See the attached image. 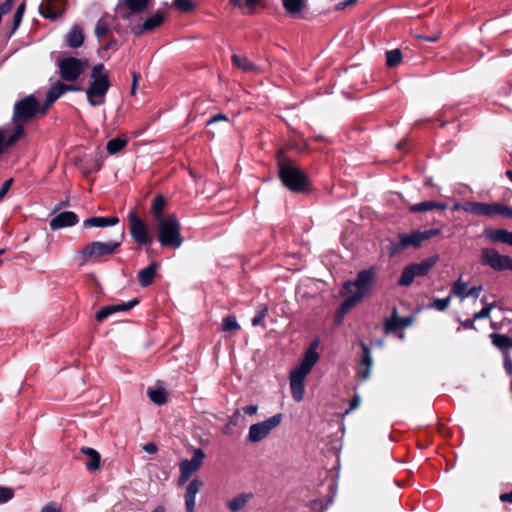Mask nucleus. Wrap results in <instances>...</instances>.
Masks as SVG:
<instances>
[{
    "mask_svg": "<svg viewBox=\"0 0 512 512\" xmlns=\"http://www.w3.org/2000/svg\"><path fill=\"white\" fill-rule=\"evenodd\" d=\"M375 283V269L370 267L358 272L353 281H346L342 287L341 294L345 300L339 307L341 315L347 313L357 303L368 295Z\"/></svg>",
    "mask_w": 512,
    "mask_h": 512,
    "instance_id": "f257e3e1",
    "label": "nucleus"
},
{
    "mask_svg": "<svg viewBox=\"0 0 512 512\" xmlns=\"http://www.w3.org/2000/svg\"><path fill=\"white\" fill-rule=\"evenodd\" d=\"M316 348L317 342L313 343L306 350L300 365L293 369L290 373L291 394L296 402H301L303 400L305 392V378L310 373L319 358Z\"/></svg>",
    "mask_w": 512,
    "mask_h": 512,
    "instance_id": "f03ea898",
    "label": "nucleus"
},
{
    "mask_svg": "<svg viewBox=\"0 0 512 512\" xmlns=\"http://www.w3.org/2000/svg\"><path fill=\"white\" fill-rule=\"evenodd\" d=\"M90 83L86 89L87 101L91 106L105 103L106 94L111 86L109 73L102 63L93 66Z\"/></svg>",
    "mask_w": 512,
    "mask_h": 512,
    "instance_id": "7ed1b4c3",
    "label": "nucleus"
},
{
    "mask_svg": "<svg viewBox=\"0 0 512 512\" xmlns=\"http://www.w3.org/2000/svg\"><path fill=\"white\" fill-rule=\"evenodd\" d=\"M123 238L124 233L122 232L119 240H110L107 242L92 241L77 251L74 255V259L82 266L89 262L96 261L99 257L111 255L121 245Z\"/></svg>",
    "mask_w": 512,
    "mask_h": 512,
    "instance_id": "20e7f679",
    "label": "nucleus"
},
{
    "mask_svg": "<svg viewBox=\"0 0 512 512\" xmlns=\"http://www.w3.org/2000/svg\"><path fill=\"white\" fill-rule=\"evenodd\" d=\"M157 236L163 247L176 249L182 245L181 225L175 214H169L158 221Z\"/></svg>",
    "mask_w": 512,
    "mask_h": 512,
    "instance_id": "39448f33",
    "label": "nucleus"
},
{
    "mask_svg": "<svg viewBox=\"0 0 512 512\" xmlns=\"http://www.w3.org/2000/svg\"><path fill=\"white\" fill-rule=\"evenodd\" d=\"M279 175L283 184L293 192H304L308 188L307 176L290 161L279 162Z\"/></svg>",
    "mask_w": 512,
    "mask_h": 512,
    "instance_id": "423d86ee",
    "label": "nucleus"
},
{
    "mask_svg": "<svg viewBox=\"0 0 512 512\" xmlns=\"http://www.w3.org/2000/svg\"><path fill=\"white\" fill-rule=\"evenodd\" d=\"M440 232L439 229H429L425 231H414L410 234H399V241L391 242L389 254L391 256L397 255L408 247L419 248L424 241L439 235Z\"/></svg>",
    "mask_w": 512,
    "mask_h": 512,
    "instance_id": "0eeeda50",
    "label": "nucleus"
},
{
    "mask_svg": "<svg viewBox=\"0 0 512 512\" xmlns=\"http://www.w3.org/2000/svg\"><path fill=\"white\" fill-rule=\"evenodd\" d=\"M282 421L283 415L278 413L263 421L252 424L246 436L247 441L250 443H259L265 440L273 430L280 426Z\"/></svg>",
    "mask_w": 512,
    "mask_h": 512,
    "instance_id": "6e6552de",
    "label": "nucleus"
},
{
    "mask_svg": "<svg viewBox=\"0 0 512 512\" xmlns=\"http://www.w3.org/2000/svg\"><path fill=\"white\" fill-rule=\"evenodd\" d=\"M438 256L434 255L422 260L419 263H412L406 266L398 280L400 286L409 287L416 277L426 276L432 267L437 263Z\"/></svg>",
    "mask_w": 512,
    "mask_h": 512,
    "instance_id": "1a4fd4ad",
    "label": "nucleus"
},
{
    "mask_svg": "<svg viewBox=\"0 0 512 512\" xmlns=\"http://www.w3.org/2000/svg\"><path fill=\"white\" fill-rule=\"evenodd\" d=\"M39 108V101L33 95H29L16 102L13 111L14 125H22V123L34 118L38 113Z\"/></svg>",
    "mask_w": 512,
    "mask_h": 512,
    "instance_id": "9d476101",
    "label": "nucleus"
},
{
    "mask_svg": "<svg viewBox=\"0 0 512 512\" xmlns=\"http://www.w3.org/2000/svg\"><path fill=\"white\" fill-rule=\"evenodd\" d=\"M480 262L483 266H488L495 271H512V257L501 255L493 248H483L481 250Z\"/></svg>",
    "mask_w": 512,
    "mask_h": 512,
    "instance_id": "9b49d317",
    "label": "nucleus"
},
{
    "mask_svg": "<svg viewBox=\"0 0 512 512\" xmlns=\"http://www.w3.org/2000/svg\"><path fill=\"white\" fill-rule=\"evenodd\" d=\"M129 230L131 237L138 245H148L153 241L152 235L149 233L147 225L138 217L135 211L128 214Z\"/></svg>",
    "mask_w": 512,
    "mask_h": 512,
    "instance_id": "f8f14e48",
    "label": "nucleus"
},
{
    "mask_svg": "<svg viewBox=\"0 0 512 512\" xmlns=\"http://www.w3.org/2000/svg\"><path fill=\"white\" fill-rule=\"evenodd\" d=\"M60 76L65 81H75L83 73L87 61L75 57H66L59 61Z\"/></svg>",
    "mask_w": 512,
    "mask_h": 512,
    "instance_id": "ddd939ff",
    "label": "nucleus"
},
{
    "mask_svg": "<svg viewBox=\"0 0 512 512\" xmlns=\"http://www.w3.org/2000/svg\"><path fill=\"white\" fill-rule=\"evenodd\" d=\"M39 11L43 17L56 20L64 13V0H43Z\"/></svg>",
    "mask_w": 512,
    "mask_h": 512,
    "instance_id": "4468645a",
    "label": "nucleus"
},
{
    "mask_svg": "<svg viewBox=\"0 0 512 512\" xmlns=\"http://www.w3.org/2000/svg\"><path fill=\"white\" fill-rule=\"evenodd\" d=\"M164 21V14L156 12L152 16L148 17L142 24L135 25L131 28V32L135 36H140L144 33L151 32L154 29L161 26Z\"/></svg>",
    "mask_w": 512,
    "mask_h": 512,
    "instance_id": "2eb2a0df",
    "label": "nucleus"
},
{
    "mask_svg": "<svg viewBox=\"0 0 512 512\" xmlns=\"http://www.w3.org/2000/svg\"><path fill=\"white\" fill-rule=\"evenodd\" d=\"M139 303L138 299H132L128 302H124L121 304H113L108 305L105 307H102L97 313H96V320L99 322H102L103 320L107 319L110 315L122 312V311H128L135 307Z\"/></svg>",
    "mask_w": 512,
    "mask_h": 512,
    "instance_id": "dca6fc26",
    "label": "nucleus"
},
{
    "mask_svg": "<svg viewBox=\"0 0 512 512\" xmlns=\"http://www.w3.org/2000/svg\"><path fill=\"white\" fill-rule=\"evenodd\" d=\"M78 216L72 211H64L50 220V228L58 230L66 227H72L78 223Z\"/></svg>",
    "mask_w": 512,
    "mask_h": 512,
    "instance_id": "f3484780",
    "label": "nucleus"
},
{
    "mask_svg": "<svg viewBox=\"0 0 512 512\" xmlns=\"http://www.w3.org/2000/svg\"><path fill=\"white\" fill-rule=\"evenodd\" d=\"M24 134L23 125H14L12 129H0V154L5 145L15 144Z\"/></svg>",
    "mask_w": 512,
    "mask_h": 512,
    "instance_id": "a211bd4d",
    "label": "nucleus"
},
{
    "mask_svg": "<svg viewBox=\"0 0 512 512\" xmlns=\"http://www.w3.org/2000/svg\"><path fill=\"white\" fill-rule=\"evenodd\" d=\"M205 453L202 449L197 448L194 451L193 457L190 460H183L180 462V472H185L192 476L193 473L198 471L203 464Z\"/></svg>",
    "mask_w": 512,
    "mask_h": 512,
    "instance_id": "6ab92c4d",
    "label": "nucleus"
},
{
    "mask_svg": "<svg viewBox=\"0 0 512 512\" xmlns=\"http://www.w3.org/2000/svg\"><path fill=\"white\" fill-rule=\"evenodd\" d=\"M411 324V317H399L396 309H394L392 316L385 321L384 331L385 333H395L397 330L408 327Z\"/></svg>",
    "mask_w": 512,
    "mask_h": 512,
    "instance_id": "aec40b11",
    "label": "nucleus"
},
{
    "mask_svg": "<svg viewBox=\"0 0 512 512\" xmlns=\"http://www.w3.org/2000/svg\"><path fill=\"white\" fill-rule=\"evenodd\" d=\"M203 486V482L199 479H193L187 486L185 493V506L187 512H194L196 505V495Z\"/></svg>",
    "mask_w": 512,
    "mask_h": 512,
    "instance_id": "412c9836",
    "label": "nucleus"
},
{
    "mask_svg": "<svg viewBox=\"0 0 512 512\" xmlns=\"http://www.w3.org/2000/svg\"><path fill=\"white\" fill-rule=\"evenodd\" d=\"M360 347L363 351V356L359 363L358 375L362 380H366L370 376L373 359L370 348L363 341L360 342Z\"/></svg>",
    "mask_w": 512,
    "mask_h": 512,
    "instance_id": "4be33fe9",
    "label": "nucleus"
},
{
    "mask_svg": "<svg viewBox=\"0 0 512 512\" xmlns=\"http://www.w3.org/2000/svg\"><path fill=\"white\" fill-rule=\"evenodd\" d=\"M78 88L57 82L51 86L46 95V105L49 106L67 91H76Z\"/></svg>",
    "mask_w": 512,
    "mask_h": 512,
    "instance_id": "5701e85b",
    "label": "nucleus"
},
{
    "mask_svg": "<svg viewBox=\"0 0 512 512\" xmlns=\"http://www.w3.org/2000/svg\"><path fill=\"white\" fill-rule=\"evenodd\" d=\"M485 235L492 242H500L512 246V232L505 229H486Z\"/></svg>",
    "mask_w": 512,
    "mask_h": 512,
    "instance_id": "b1692460",
    "label": "nucleus"
},
{
    "mask_svg": "<svg viewBox=\"0 0 512 512\" xmlns=\"http://www.w3.org/2000/svg\"><path fill=\"white\" fill-rule=\"evenodd\" d=\"M119 222L117 217H90L84 220L83 226L88 227H107L114 226Z\"/></svg>",
    "mask_w": 512,
    "mask_h": 512,
    "instance_id": "393cba45",
    "label": "nucleus"
},
{
    "mask_svg": "<svg viewBox=\"0 0 512 512\" xmlns=\"http://www.w3.org/2000/svg\"><path fill=\"white\" fill-rule=\"evenodd\" d=\"M157 268L158 265L153 262L138 272V281L142 287H148L153 282Z\"/></svg>",
    "mask_w": 512,
    "mask_h": 512,
    "instance_id": "a878e982",
    "label": "nucleus"
},
{
    "mask_svg": "<svg viewBox=\"0 0 512 512\" xmlns=\"http://www.w3.org/2000/svg\"><path fill=\"white\" fill-rule=\"evenodd\" d=\"M252 496L251 493H240L227 502V507L231 512H239L246 506Z\"/></svg>",
    "mask_w": 512,
    "mask_h": 512,
    "instance_id": "bb28decb",
    "label": "nucleus"
},
{
    "mask_svg": "<svg viewBox=\"0 0 512 512\" xmlns=\"http://www.w3.org/2000/svg\"><path fill=\"white\" fill-rule=\"evenodd\" d=\"M125 5L129 12L121 15L123 19H128L131 14L141 13L147 9L149 0H125Z\"/></svg>",
    "mask_w": 512,
    "mask_h": 512,
    "instance_id": "cd10ccee",
    "label": "nucleus"
},
{
    "mask_svg": "<svg viewBox=\"0 0 512 512\" xmlns=\"http://www.w3.org/2000/svg\"><path fill=\"white\" fill-rule=\"evenodd\" d=\"M82 452L88 457L86 468L90 471H96L100 466V454L93 448L84 447Z\"/></svg>",
    "mask_w": 512,
    "mask_h": 512,
    "instance_id": "c85d7f7f",
    "label": "nucleus"
},
{
    "mask_svg": "<svg viewBox=\"0 0 512 512\" xmlns=\"http://www.w3.org/2000/svg\"><path fill=\"white\" fill-rule=\"evenodd\" d=\"M66 41L69 47L77 48L83 44L84 35L80 27L75 26L66 36Z\"/></svg>",
    "mask_w": 512,
    "mask_h": 512,
    "instance_id": "c756f323",
    "label": "nucleus"
},
{
    "mask_svg": "<svg viewBox=\"0 0 512 512\" xmlns=\"http://www.w3.org/2000/svg\"><path fill=\"white\" fill-rule=\"evenodd\" d=\"M500 203H482L479 202L477 216L495 217L499 215Z\"/></svg>",
    "mask_w": 512,
    "mask_h": 512,
    "instance_id": "7c9ffc66",
    "label": "nucleus"
},
{
    "mask_svg": "<svg viewBox=\"0 0 512 512\" xmlns=\"http://www.w3.org/2000/svg\"><path fill=\"white\" fill-rule=\"evenodd\" d=\"M232 62L238 69L244 72H256L258 70L257 66L250 62L246 56L234 54Z\"/></svg>",
    "mask_w": 512,
    "mask_h": 512,
    "instance_id": "2f4dec72",
    "label": "nucleus"
},
{
    "mask_svg": "<svg viewBox=\"0 0 512 512\" xmlns=\"http://www.w3.org/2000/svg\"><path fill=\"white\" fill-rule=\"evenodd\" d=\"M492 343L495 347L506 353L507 349L512 348V339L504 334L492 333L490 335Z\"/></svg>",
    "mask_w": 512,
    "mask_h": 512,
    "instance_id": "473e14b6",
    "label": "nucleus"
},
{
    "mask_svg": "<svg viewBox=\"0 0 512 512\" xmlns=\"http://www.w3.org/2000/svg\"><path fill=\"white\" fill-rule=\"evenodd\" d=\"M165 205H166V200L162 195H157L154 198V200L152 202V206H151V211H152L154 218L157 221L165 218L163 216V211H164Z\"/></svg>",
    "mask_w": 512,
    "mask_h": 512,
    "instance_id": "72a5a7b5",
    "label": "nucleus"
},
{
    "mask_svg": "<svg viewBox=\"0 0 512 512\" xmlns=\"http://www.w3.org/2000/svg\"><path fill=\"white\" fill-rule=\"evenodd\" d=\"M128 143L126 137H116L107 142L106 149L110 155H114L121 151Z\"/></svg>",
    "mask_w": 512,
    "mask_h": 512,
    "instance_id": "f704fd0d",
    "label": "nucleus"
},
{
    "mask_svg": "<svg viewBox=\"0 0 512 512\" xmlns=\"http://www.w3.org/2000/svg\"><path fill=\"white\" fill-rule=\"evenodd\" d=\"M147 394L150 400L157 405H162L167 401L166 391L163 388H148Z\"/></svg>",
    "mask_w": 512,
    "mask_h": 512,
    "instance_id": "c9c22d12",
    "label": "nucleus"
},
{
    "mask_svg": "<svg viewBox=\"0 0 512 512\" xmlns=\"http://www.w3.org/2000/svg\"><path fill=\"white\" fill-rule=\"evenodd\" d=\"M468 291V283L459 279L456 282H454L450 295L456 296L463 300L468 297Z\"/></svg>",
    "mask_w": 512,
    "mask_h": 512,
    "instance_id": "e433bc0d",
    "label": "nucleus"
},
{
    "mask_svg": "<svg viewBox=\"0 0 512 512\" xmlns=\"http://www.w3.org/2000/svg\"><path fill=\"white\" fill-rule=\"evenodd\" d=\"M402 61V53L399 49H393L386 52V64L389 67H395Z\"/></svg>",
    "mask_w": 512,
    "mask_h": 512,
    "instance_id": "4c0bfd02",
    "label": "nucleus"
},
{
    "mask_svg": "<svg viewBox=\"0 0 512 512\" xmlns=\"http://www.w3.org/2000/svg\"><path fill=\"white\" fill-rule=\"evenodd\" d=\"M283 6L290 14H296L304 6V0H282Z\"/></svg>",
    "mask_w": 512,
    "mask_h": 512,
    "instance_id": "58836bf2",
    "label": "nucleus"
},
{
    "mask_svg": "<svg viewBox=\"0 0 512 512\" xmlns=\"http://www.w3.org/2000/svg\"><path fill=\"white\" fill-rule=\"evenodd\" d=\"M110 30V23L106 17H102L96 24L95 35L97 38H102L107 35Z\"/></svg>",
    "mask_w": 512,
    "mask_h": 512,
    "instance_id": "ea45409f",
    "label": "nucleus"
},
{
    "mask_svg": "<svg viewBox=\"0 0 512 512\" xmlns=\"http://www.w3.org/2000/svg\"><path fill=\"white\" fill-rule=\"evenodd\" d=\"M222 330L226 332L240 330V325L234 315H229L222 320Z\"/></svg>",
    "mask_w": 512,
    "mask_h": 512,
    "instance_id": "a19ab883",
    "label": "nucleus"
},
{
    "mask_svg": "<svg viewBox=\"0 0 512 512\" xmlns=\"http://www.w3.org/2000/svg\"><path fill=\"white\" fill-rule=\"evenodd\" d=\"M435 209V201H424L410 207L412 212H426Z\"/></svg>",
    "mask_w": 512,
    "mask_h": 512,
    "instance_id": "79ce46f5",
    "label": "nucleus"
},
{
    "mask_svg": "<svg viewBox=\"0 0 512 512\" xmlns=\"http://www.w3.org/2000/svg\"><path fill=\"white\" fill-rule=\"evenodd\" d=\"M494 307H495V303L486 304L479 312H477L473 315V320H480V319L488 318Z\"/></svg>",
    "mask_w": 512,
    "mask_h": 512,
    "instance_id": "37998d69",
    "label": "nucleus"
},
{
    "mask_svg": "<svg viewBox=\"0 0 512 512\" xmlns=\"http://www.w3.org/2000/svg\"><path fill=\"white\" fill-rule=\"evenodd\" d=\"M450 300H451V295H449L448 297L446 298H442V299H436L431 305L430 307L431 308H434L438 311H444L448 308L449 304H450Z\"/></svg>",
    "mask_w": 512,
    "mask_h": 512,
    "instance_id": "c03bdc74",
    "label": "nucleus"
},
{
    "mask_svg": "<svg viewBox=\"0 0 512 512\" xmlns=\"http://www.w3.org/2000/svg\"><path fill=\"white\" fill-rule=\"evenodd\" d=\"M267 314V307L262 306L255 314V316L252 318L251 323L253 326H263V320Z\"/></svg>",
    "mask_w": 512,
    "mask_h": 512,
    "instance_id": "a18cd8bd",
    "label": "nucleus"
},
{
    "mask_svg": "<svg viewBox=\"0 0 512 512\" xmlns=\"http://www.w3.org/2000/svg\"><path fill=\"white\" fill-rule=\"evenodd\" d=\"M14 496V491L8 487H0V504L6 503Z\"/></svg>",
    "mask_w": 512,
    "mask_h": 512,
    "instance_id": "49530a36",
    "label": "nucleus"
},
{
    "mask_svg": "<svg viewBox=\"0 0 512 512\" xmlns=\"http://www.w3.org/2000/svg\"><path fill=\"white\" fill-rule=\"evenodd\" d=\"M479 202L468 201L463 203V210L477 216Z\"/></svg>",
    "mask_w": 512,
    "mask_h": 512,
    "instance_id": "de8ad7c7",
    "label": "nucleus"
},
{
    "mask_svg": "<svg viewBox=\"0 0 512 512\" xmlns=\"http://www.w3.org/2000/svg\"><path fill=\"white\" fill-rule=\"evenodd\" d=\"M174 4L181 11H189L193 6L190 0H175Z\"/></svg>",
    "mask_w": 512,
    "mask_h": 512,
    "instance_id": "09e8293b",
    "label": "nucleus"
},
{
    "mask_svg": "<svg viewBox=\"0 0 512 512\" xmlns=\"http://www.w3.org/2000/svg\"><path fill=\"white\" fill-rule=\"evenodd\" d=\"M40 512H62L61 508L55 502L46 504Z\"/></svg>",
    "mask_w": 512,
    "mask_h": 512,
    "instance_id": "8fccbe9b",
    "label": "nucleus"
},
{
    "mask_svg": "<svg viewBox=\"0 0 512 512\" xmlns=\"http://www.w3.org/2000/svg\"><path fill=\"white\" fill-rule=\"evenodd\" d=\"M12 182L13 180L12 179H8L6 180L1 188H0V201L5 197V195L7 194V192L9 191L11 185H12Z\"/></svg>",
    "mask_w": 512,
    "mask_h": 512,
    "instance_id": "3c124183",
    "label": "nucleus"
},
{
    "mask_svg": "<svg viewBox=\"0 0 512 512\" xmlns=\"http://www.w3.org/2000/svg\"><path fill=\"white\" fill-rule=\"evenodd\" d=\"M14 0H6L0 5V13L7 14L12 10Z\"/></svg>",
    "mask_w": 512,
    "mask_h": 512,
    "instance_id": "603ef678",
    "label": "nucleus"
},
{
    "mask_svg": "<svg viewBox=\"0 0 512 512\" xmlns=\"http://www.w3.org/2000/svg\"><path fill=\"white\" fill-rule=\"evenodd\" d=\"M504 369L508 375H512V360L508 353H504Z\"/></svg>",
    "mask_w": 512,
    "mask_h": 512,
    "instance_id": "864d4df0",
    "label": "nucleus"
},
{
    "mask_svg": "<svg viewBox=\"0 0 512 512\" xmlns=\"http://www.w3.org/2000/svg\"><path fill=\"white\" fill-rule=\"evenodd\" d=\"M312 508L320 512H325L328 509V504H323L321 500H315L312 503Z\"/></svg>",
    "mask_w": 512,
    "mask_h": 512,
    "instance_id": "5fc2aeb1",
    "label": "nucleus"
},
{
    "mask_svg": "<svg viewBox=\"0 0 512 512\" xmlns=\"http://www.w3.org/2000/svg\"><path fill=\"white\" fill-rule=\"evenodd\" d=\"M482 286L479 285V286H473L472 288L469 289L468 291V297H473V298H478L480 296V293L482 291Z\"/></svg>",
    "mask_w": 512,
    "mask_h": 512,
    "instance_id": "6e6d98bb",
    "label": "nucleus"
},
{
    "mask_svg": "<svg viewBox=\"0 0 512 512\" xmlns=\"http://www.w3.org/2000/svg\"><path fill=\"white\" fill-rule=\"evenodd\" d=\"M500 211H499V215H503L505 217H508V218H512V209H510L508 206L504 205V204H501L500 203Z\"/></svg>",
    "mask_w": 512,
    "mask_h": 512,
    "instance_id": "4d7b16f0",
    "label": "nucleus"
},
{
    "mask_svg": "<svg viewBox=\"0 0 512 512\" xmlns=\"http://www.w3.org/2000/svg\"><path fill=\"white\" fill-rule=\"evenodd\" d=\"M227 120H228L227 116L220 113V114H217V115H214L213 117H211L209 119V121L207 122V125H211L218 121H227Z\"/></svg>",
    "mask_w": 512,
    "mask_h": 512,
    "instance_id": "13d9d810",
    "label": "nucleus"
},
{
    "mask_svg": "<svg viewBox=\"0 0 512 512\" xmlns=\"http://www.w3.org/2000/svg\"><path fill=\"white\" fill-rule=\"evenodd\" d=\"M243 412L248 415H255L258 411L257 405H248L242 408Z\"/></svg>",
    "mask_w": 512,
    "mask_h": 512,
    "instance_id": "bf43d9fd",
    "label": "nucleus"
},
{
    "mask_svg": "<svg viewBox=\"0 0 512 512\" xmlns=\"http://www.w3.org/2000/svg\"><path fill=\"white\" fill-rule=\"evenodd\" d=\"M23 15L20 13L15 12L14 18H13V31H15L19 25L21 24Z\"/></svg>",
    "mask_w": 512,
    "mask_h": 512,
    "instance_id": "052dcab7",
    "label": "nucleus"
},
{
    "mask_svg": "<svg viewBox=\"0 0 512 512\" xmlns=\"http://www.w3.org/2000/svg\"><path fill=\"white\" fill-rule=\"evenodd\" d=\"M357 1L358 0H344V1L340 2V3H338L337 8L338 9H344V8H346L348 6H351V5L355 4Z\"/></svg>",
    "mask_w": 512,
    "mask_h": 512,
    "instance_id": "680f3d73",
    "label": "nucleus"
},
{
    "mask_svg": "<svg viewBox=\"0 0 512 512\" xmlns=\"http://www.w3.org/2000/svg\"><path fill=\"white\" fill-rule=\"evenodd\" d=\"M143 449L148 453H155L157 451V447L154 443L145 444Z\"/></svg>",
    "mask_w": 512,
    "mask_h": 512,
    "instance_id": "e2e57ef3",
    "label": "nucleus"
},
{
    "mask_svg": "<svg viewBox=\"0 0 512 512\" xmlns=\"http://www.w3.org/2000/svg\"><path fill=\"white\" fill-rule=\"evenodd\" d=\"M190 477H191L190 474L181 472L179 480H178L179 485H183L184 483H186L190 479Z\"/></svg>",
    "mask_w": 512,
    "mask_h": 512,
    "instance_id": "0e129e2a",
    "label": "nucleus"
},
{
    "mask_svg": "<svg viewBox=\"0 0 512 512\" xmlns=\"http://www.w3.org/2000/svg\"><path fill=\"white\" fill-rule=\"evenodd\" d=\"M500 500L502 502H509L512 503V491L509 493H503L500 495Z\"/></svg>",
    "mask_w": 512,
    "mask_h": 512,
    "instance_id": "69168bd1",
    "label": "nucleus"
},
{
    "mask_svg": "<svg viewBox=\"0 0 512 512\" xmlns=\"http://www.w3.org/2000/svg\"><path fill=\"white\" fill-rule=\"evenodd\" d=\"M360 405V398L359 396H355L350 404V409H356Z\"/></svg>",
    "mask_w": 512,
    "mask_h": 512,
    "instance_id": "338daca9",
    "label": "nucleus"
},
{
    "mask_svg": "<svg viewBox=\"0 0 512 512\" xmlns=\"http://www.w3.org/2000/svg\"><path fill=\"white\" fill-rule=\"evenodd\" d=\"M439 38H440V33H436L429 37H422V39L427 42H436Z\"/></svg>",
    "mask_w": 512,
    "mask_h": 512,
    "instance_id": "774afa93",
    "label": "nucleus"
}]
</instances>
